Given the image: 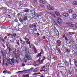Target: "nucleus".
Returning a JSON list of instances; mask_svg holds the SVG:
<instances>
[{
	"label": "nucleus",
	"instance_id": "f257e3e1",
	"mask_svg": "<svg viewBox=\"0 0 77 77\" xmlns=\"http://www.w3.org/2000/svg\"><path fill=\"white\" fill-rule=\"evenodd\" d=\"M25 51L26 54L24 57V60H30L31 59V58H30V51H29V48H25Z\"/></svg>",
	"mask_w": 77,
	"mask_h": 77
},
{
	"label": "nucleus",
	"instance_id": "f03ea898",
	"mask_svg": "<svg viewBox=\"0 0 77 77\" xmlns=\"http://www.w3.org/2000/svg\"><path fill=\"white\" fill-rule=\"evenodd\" d=\"M46 58H45V57H43L42 58V59L41 60V58H39L38 60H37V62H39L40 64H43L44 60H45ZM41 60V61H40Z\"/></svg>",
	"mask_w": 77,
	"mask_h": 77
},
{
	"label": "nucleus",
	"instance_id": "7ed1b4c3",
	"mask_svg": "<svg viewBox=\"0 0 77 77\" xmlns=\"http://www.w3.org/2000/svg\"><path fill=\"white\" fill-rule=\"evenodd\" d=\"M47 8L50 11H52V10H53L54 9L53 7H52L50 5H47Z\"/></svg>",
	"mask_w": 77,
	"mask_h": 77
},
{
	"label": "nucleus",
	"instance_id": "20e7f679",
	"mask_svg": "<svg viewBox=\"0 0 77 77\" xmlns=\"http://www.w3.org/2000/svg\"><path fill=\"white\" fill-rule=\"evenodd\" d=\"M17 59V57H14L13 58H12L11 59H10V60H11L12 63H15V60H16V59Z\"/></svg>",
	"mask_w": 77,
	"mask_h": 77
},
{
	"label": "nucleus",
	"instance_id": "39448f33",
	"mask_svg": "<svg viewBox=\"0 0 77 77\" xmlns=\"http://www.w3.org/2000/svg\"><path fill=\"white\" fill-rule=\"evenodd\" d=\"M21 48L20 47L18 48H17V50H18L17 51L19 52V53H20L22 56H23V52L21 51Z\"/></svg>",
	"mask_w": 77,
	"mask_h": 77
},
{
	"label": "nucleus",
	"instance_id": "423d86ee",
	"mask_svg": "<svg viewBox=\"0 0 77 77\" xmlns=\"http://www.w3.org/2000/svg\"><path fill=\"white\" fill-rule=\"evenodd\" d=\"M3 73H4V74H11V73L10 72L8 71L7 70H5L3 71Z\"/></svg>",
	"mask_w": 77,
	"mask_h": 77
},
{
	"label": "nucleus",
	"instance_id": "0eeeda50",
	"mask_svg": "<svg viewBox=\"0 0 77 77\" xmlns=\"http://www.w3.org/2000/svg\"><path fill=\"white\" fill-rule=\"evenodd\" d=\"M63 17H66L69 16V14L67 13H65L63 14Z\"/></svg>",
	"mask_w": 77,
	"mask_h": 77
},
{
	"label": "nucleus",
	"instance_id": "6e6552de",
	"mask_svg": "<svg viewBox=\"0 0 77 77\" xmlns=\"http://www.w3.org/2000/svg\"><path fill=\"white\" fill-rule=\"evenodd\" d=\"M28 16H25L23 18V21H26L27 20H28Z\"/></svg>",
	"mask_w": 77,
	"mask_h": 77
},
{
	"label": "nucleus",
	"instance_id": "1a4fd4ad",
	"mask_svg": "<svg viewBox=\"0 0 77 77\" xmlns=\"http://www.w3.org/2000/svg\"><path fill=\"white\" fill-rule=\"evenodd\" d=\"M7 61L8 64H9L10 65H12V63L11 62V61L9 59H7Z\"/></svg>",
	"mask_w": 77,
	"mask_h": 77
},
{
	"label": "nucleus",
	"instance_id": "9d476101",
	"mask_svg": "<svg viewBox=\"0 0 77 77\" xmlns=\"http://www.w3.org/2000/svg\"><path fill=\"white\" fill-rule=\"evenodd\" d=\"M51 21L52 23H54V24H55L56 25H57V24L56 22V21H54V19H53V18H52Z\"/></svg>",
	"mask_w": 77,
	"mask_h": 77
},
{
	"label": "nucleus",
	"instance_id": "9b49d317",
	"mask_svg": "<svg viewBox=\"0 0 77 77\" xmlns=\"http://www.w3.org/2000/svg\"><path fill=\"white\" fill-rule=\"evenodd\" d=\"M20 43L23 45H24L26 44V42H25L24 41H22L21 39H20Z\"/></svg>",
	"mask_w": 77,
	"mask_h": 77
},
{
	"label": "nucleus",
	"instance_id": "f8f14e48",
	"mask_svg": "<svg viewBox=\"0 0 77 77\" xmlns=\"http://www.w3.org/2000/svg\"><path fill=\"white\" fill-rule=\"evenodd\" d=\"M40 2L41 3L45 4L46 3V1L45 0H40Z\"/></svg>",
	"mask_w": 77,
	"mask_h": 77
},
{
	"label": "nucleus",
	"instance_id": "ddd939ff",
	"mask_svg": "<svg viewBox=\"0 0 77 77\" xmlns=\"http://www.w3.org/2000/svg\"><path fill=\"white\" fill-rule=\"evenodd\" d=\"M27 44H29V46L30 47V48H32V46H33L32 44L30 45V41L29 42H26Z\"/></svg>",
	"mask_w": 77,
	"mask_h": 77
},
{
	"label": "nucleus",
	"instance_id": "4468645a",
	"mask_svg": "<svg viewBox=\"0 0 77 77\" xmlns=\"http://www.w3.org/2000/svg\"><path fill=\"white\" fill-rule=\"evenodd\" d=\"M29 11H30V10H29L28 9H26L24 10L23 11V12H29Z\"/></svg>",
	"mask_w": 77,
	"mask_h": 77
},
{
	"label": "nucleus",
	"instance_id": "2eb2a0df",
	"mask_svg": "<svg viewBox=\"0 0 77 77\" xmlns=\"http://www.w3.org/2000/svg\"><path fill=\"white\" fill-rule=\"evenodd\" d=\"M29 12H31L33 15L35 14V11L34 10H29Z\"/></svg>",
	"mask_w": 77,
	"mask_h": 77
},
{
	"label": "nucleus",
	"instance_id": "dca6fc26",
	"mask_svg": "<svg viewBox=\"0 0 77 77\" xmlns=\"http://www.w3.org/2000/svg\"><path fill=\"white\" fill-rule=\"evenodd\" d=\"M24 39H25V41H26V42H29V38L26 37H25V38H24Z\"/></svg>",
	"mask_w": 77,
	"mask_h": 77
},
{
	"label": "nucleus",
	"instance_id": "f3484780",
	"mask_svg": "<svg viewBox=\"0 0 77 77\" xmlns=\"http://www.w3.org/2000/svg\"><path fill=\"white\" fill-rule=\"evenodd\" d=\"M73 5H77V1H74L73 2Z\"/></svg>",
	"mask_w": 77,
	"mask_h": 77
},
{
	"label": "nucleus",
	"instance_id": "a211bd4d",
	"mask_svg": "<svg viewBox=\"0 0 77 77\" xmlns=\"http://www.w3.org/2000/svg\"><path fill=\"white\" fill-rule=\"evenodd\" d=\"M16 43L18 45L20 46V41L18 40H17L16 41Z\"/></svg>",
	"mask_w": 77,
	"mask_h": 77
},
{
	"label": "nucleus",
	"instance_id": "6ab92c4d",
	"mask_svg": "<svg viewBox=\"0 0 77 77\" xmlns=\"http://www.w3.org/2000/svg\"><path fill=\"white\" fill-rule=\"evenodd\" d=\"M55 13L57 16H59L60 17V13L57 11H55Z\"/></svg>",
	"mask_w": 77,
	"mask_h": 77
},
{
	"label": "nucleus",
	"instance_id": "aec40b11",
	"mask_svg": "<svg viewBox=\"0 0 77 77\" xmlns=\"http://www.w3.org/2000/svg\"><path fill=\"white\" fill-rule=\"evenodd\" d=\"M19 21H20V23H24V20H23V19L20 18L19 19Z\"/></svg>",
	"mask_w": 77,
	"mask_h": 77
},
{
	"label": "nucleus",
	"instance_id": "412c9836",
	"mask_svg": "<svg viewBox=\"0 0 77 77\" xmlns=\"http://www.w3.org/2000/svg\"><path fill=\"white\" fill-rule=\"evenodd\" d=\"M73 17L74 19H75L77 17V15L75 14H73Z\"/></svg>",
	"mask_w": 77,
	"mask_h": 77
},
{
	"label": "nucleus",
	"instance_id": "4be33fe9",
	"mask_svg": "<svg viewBox=\"0 0 77 77\" xmlns=\"http://www.w3.org/2000/svg\"><path fill=\"white\" fill-rule=\"evenodd\" d=\"M69 35H72L73 34H75V32H69Z\"/></svg>",
	"mask_w": 77,
	"mask_h": 77
},
{
	"label": "nucleus",
	"instance_id": "5701e85b",
	"mask_svg": "<svg viewBox=\"0 0 77 77\" xmlns=\"http://www.w3.org/2000/svg\"><path fill=\"white\" fill-rule=\"evenodd\" d=\"M38 69L36 68L35 69L33 70V72H38Z\"/></svg>",
	"mask_w": 77,
	"mask_h": 77
},
{
	"label": "nucleus",
	"instance_id": "b1692460",
	"mask_svg": "<svg viewBox=\"0 0 77 77\" xmlns=\"http://www.w3.org/2000/svg\"><path fill=\"white\" fill-rule=\"evenodd\" d=\"M29 27L31 29H32V28H33V27H34V26H33V24H30L29 25Z\"/></svg>",
	"mask_w": 77,
	"mask_h": 77
},
{
	"label": "nucleus",
	"instance_id": "393cba45",
	"mask_svg": "<svg viewBox=\"0 0 77 77\" xmlns=\"http://www.w3.org/2000/svg\"><path fill=\"white\" fill-rule=\"evenodd\" d=\"M57 43H58V44H60V45H59V46H60V45H61V42H60L59 40H58L57 41Z\"/></svg>",
	"mask_w": 77,
	"mask_h": 77
},
{
	"label": "nucleus",
	"instance_id": "a878e982",
	"mask_svg": "<svg viewBox=\"0 0 77 77\" xmlns=\"http://www.w3.org/2000/svg\"><path fill=\"white\" fill-rule=\"evenodd\" d=\"M12 50H14V52H16L17 51V49L16 48L15 49V48L14 47H12Z\"/></svg>",
	"mask_w": 77,
	"mask_h": 77
},
{
	"label": "nucleus",
	"instance_id": "bb28decb",
	"mask_svg": "<svg viewBox=\"0 0 77 77\" xmlns=\"http://www.w3.org/2000/svg\"><path fill=\"white\" fill-rule=\"evenodd\" d=\"M44 51H43V50L42 49H41V52L40 53L41 54H42L43 55L44 54Z\"/></svg>",
	"mask_w": 77,
	"mask_h": 77
},
{
	"label": "nucleus",
	"instance_id": "cd10ccee",
	"mask_svg": "<svg viewBox=\"0 0 77 77\" xmlns=\"http://www.w3.org/2000/svg\"><path fill=\"white\" fill-rule=\"evenodd\" d=\"M41 54H42L40 53L39 54H38V55H36V57H40V56H41Z\"/></svg>",
	"mask_w": 77,
	"mask_h": 77
},
{
	"label": "nucleus",
	"instance_id": "c85d7f7f",
	"mask_svg": "<svg viewBox=\"0 0 77 77\" xmlns=\"http://www.w3.org/2000/svg\"><path fill=\"white\" fill-rule=\"evenodd\" d=\"M66 51L67 53H69L70 52V50H69L67 49H66Z\"/></svg>",
	"mask_w": 77,
	"mask_h": 77
},
{
	"label": "nucleus",
	"instance_id": "c756f323",
	"mask_svg": "<svg viewBox=\"0 0 77 77\" xmlns=\"http://www.w3.org/2000/svg\"><path fill=\"white\" fill-rule=\"evenodd\" d=\"M68 12L69 13H72L73 12V10H70Z\"/></svg>",
	"mask_w": 77,
	"mask_h": 77
},
{
	"label": "nucleus",
	"instance_id": "7c9ffc66",
	"mask_svg": "<svg viewBox=\"0 0 77 77\" xmlns=\"http://www.w3.org/2000/svg\"><path fill=\"white\" fill-rule=\"evenodd\" d=\"M51 56H49L48 57V59L50 60H51Z\"/></svg>",
	"mask_w": 77,
	"mask_h": 77
},
{
	"label": "nucleus",
	"instance_id": "2f4dec72",
	"mask_svg": "<svg viewBox=\"0 0 77 77\" xmlns=\"http://www.w3.org/2000/svg\"><path fill=\"white\" fill-rule=\"evenodd\" d=\"M21 48L23 50H24V48H25V47L24 45H21Z\"/></svg>",
	"mask_w": 77,
	"mask_h": 77
},
{
	"label": "nucleus",
	"instance_id": "473e14b6",
	"mask_svg": "<svg viewBox=\"0 0 77 77\" xmlns=\"http://www.w3.org/2000/svg\"><path fill=\"white\" fill-rule=\"evenodd\" d=\"M23 72H26V71H28V72H29V71H30V70L29 69L28 70H23Z\"/></svg>",
	"mask_w": 77,
	"mask_h": 77
},
{
	"label": "nucleus",
	"instance_id": "72a5a7b5",
	"mask_svg": "<svg viewBox=\"0 0 77 77\" xmlns=\"http://www.w3.org/2000/svg\"><path fill=\"white\" fill-rule=\"evenodd\" d=\"M50 63H48L46 65L47 68H48V67H49V66H50Z\"/></svg>",
	"mask_w": 77,
	"mask_h": 77
},
{
	"label": "nucleus",
	"instance_id": "f704fd0d",
	"mask_svg": "<svg viewBox=\"0 0 77 77\" xmlns=\"http://www.w3.org/2000/svg\"><path fill=\"white\" fill-rule=\"evenodd\" d=\"M8 50H9V53H11V52L12 51V49L10 48H9L8 49Z\"/></svg>",
	"mask_w": 77,
	"mask_h": 77
},
{
	"label": "nucleus",
	"instance_id": "c9c22d12",
	"mask_svg": "<svg viewBox=\"0 0 77 77\" xmlns=\"http://www.w3.org/2000/svg\"><path fill=\"white\" fill-rule=\"evenodd\" d=\"M4 51V48H2L1 50V53H3V51Z\"/></svg>",
	"mask_w": 77,
	"mask_h": 77
},
{
	"label": "nucleus",
	"instance_id": "e433bc0d",
	"mask_svg": "<svg viewBox=\"0 0 77 77\" xmlns=\"http://www.w3.org/2000/svg\"><path fill=\"white\" fill-rule=\"evenodd\" d=\"M40 6L41 7H43V8L44 7V5L43 4H40Z\"/></svg>",
	"mask_w": 77,
	"mask_h": 77
},
{
	"label": "nucleus",
	"instance_id": "4c0bfd02",
	"mask_svg": "<svg viewBox=\"0 0 77 77\" xmlns=\"http://www.w3.org/2000/svg\"><path fill=\"white\" fill-rule=\"evenodd\" d=\"M72 23L71 22H69L67 23L66 24L67 25H69V24H71Z\"/></svg>",
	"mask_w": 77,
	"mask_h": 77
},
{
	"label": "nucleus",
	"instance_id": "58836bf2",
	"mask_svg": "<svg viewBox=\"0 0 77 77\" xmlns=\"http://www.w3.org/2000/svg\"><path fill=\"white\" fill-rule=\"evenodd\" d=\"M13 35V36H14V37H15V36H17V35H16V33H14Z\"/></svg>",
	"mask_w": 77,
	"mask_h": 77
},
{
	"label": "nucleus",
	"instance_id": "ea45409f",
	"mask_svg": "<svg viewBox=\"0 0 77 77\" xmlns=\"http://www.w3.org/2000/svg\"><path fill=\"white\" fill-rule=\"evenodd\" d=\"M57 50H58V52H59L60 53H62V52H61L60 49H57Z\"/></svg>",
	"mask_w": 77,
	"mask_h": 77
},
{
	"label": "nucleus",
	"instance_id": "a19ab883",
	"mask_svg": "<svg viewBox=\"0 0 77 77\" xmlns=\"http://www.w3.org/2000/svg\"><path fill=\"white\" fill-rule=\"evenodd\" d=\"M32 48L33 49H34V51H35V50H36V48H35V46H33L32 47Z\"/></svg>",
	"mask_w": 77,
	"mask_h": 77
},
{
	"label": "nucleus",
	"instance_id": "79ce46f5",
	"mask_svg": "<svg viewBox=\"0 0 77 77\" xmlns=\"http://www.w3.org/2000/svg\"><path fill=\"white\" fill-rule=\"evenodd\" d=\"M21 24H20L17 25V26H16V27H17V26H18V27H20V26H21Z\"/></svg>",
	"mask_w": 77,
	"mask_h": 77
},
{
	"label": "nucleus",
	"instance_id": "37998d69",
	"mask_svg": "<svg viewBox=\"0 0 77 77\" xmlns=\"http://www.w3.org/2000/svg\"><path fill=\"white\" fill-rule=\"evenodd\" d=\"M29 74H28L25 75V77H29Z\"/></svg>",
	"mask_w": 77,
	"mask_h": 77
},
{
	"label": "nucleus",
	"instance_id": "c03bdc74",
	"mask_svg": "<svg viewBox=\"0 0 77 77\" xmlns=\"http://www.w3.org/2000/svg\"><path fill=\"white\" fill-rule=\"evenodd\" d=\"M16 59V60H15V61H16V62L17 63H19V61H18V60H17V59Z\"/></svg>",
	"mask_w": 77,
	"mask_h": 77
},
{
	"label": "nucleus",
	"instance_id": "a18cd8bd",
	"mask_svg": "<svg viewBox=\"0 0 77 77\" xmlns=\"http://www.w3.org/2000/svg\"><path fill=\"white\" fill-rule=\"evenodd\" d=\"M7 35L8 36H11V34L7 33Z\"/></svg>",
	"mask_w": 77,
	"mask_h": 77
},
{
	"label": "nucleus",
	"instance_id": "49530a36",
	"mask_svg": "<svg viewBox=\"0 0 77 77\" xmlns=\"http://www.w3.org/2000/svg\"><path fill=\"white\" fill-rule=\"evenodd\" d=\"M37 41L38 43L40 42L41 41H40V40H39V39H37Z\"/></svg>",
	"mask_w": 77,
	"mask_h": 77
},
{
	"label": "nucleus",
	"instance_id": "de8ad7c7",
	"mask_svg": "<svg viewBox=\"0 0 77 77\" xmlns=\"http://www.w3.org/2000/svg\"><path fill=\"white\" fill-rule=\"evenodd\" d=\"M33 1L34 3H36L37 2V0H33Z\"/></svg>",
	"mask_w": 77,
	"mask_h": 77
},
{
	"label": "nucleus",
	"instance_id": "09e8293b",
	"mask_svg": "<svg viewBox=\"0 0 77 77\" xmlns=\"http://www.w3.org/2000/svg\"><path fill=\"white\" fill-rule=\"evenodd\" d=\"M65 39L66 40V41H68V38H67V37H66L65 38Z\"/></svg>",
	"mask_w": 77,
	"mask_h": 77
},
{
	"label": "nucleus",
	"instance_id": "8fccbe9b",
	"mask_svg": "<svg viewBox=\"0 0 77 77\" xmlns=\"http://www.w3.org/2000/svg\"><path fill=\"white\" fill-rule=\"evenodd\" d=\"M70 26L71 27H73L74 26V24H72L70 25Z\"/></svg>",
	"mask_w": 77,
	"mask_h": 77
},
{
	"label": "nucleus",
	"instance_id": "3c124183",
	"mask_svg": "<svg viewBox=\"0 0 77 77\" xmlns=\"http://www.w3.org/2000/svg\"><path fill=\"white\" fill-rule=\"evenodd\" d=\"M12 43H14V40L12 39L11 40Z\"/></svg>",
	"mask_w": 77,
	"mask_h": 77
},
{
	"label": "nucleus",
	"instance_id": "603ef678",
	"mask_svg": "<svg viewBox=\"0 0 77 77\" xmlns=\"http://www.w3.org/2000/svg\"><path fill=\"white\" fill-rule=\"evenodd\" d=\"M34 69V68L32 67V68L30 69H29L30 71H32V69Z\"/></svg>",
	"mask_w": 77,
	"mask_h": 77
},
{
	"label": "nucleus",
	"instance_id": "864d4df0",
	"mask_svg": "<svg viewBox=\"0 0 77 77\" xmlns=\"http://www.w3.org/2000/svg\"><path fill=\"white\" fill-rule=\"evenodd\" d=\"M17 56L18 57H20V54H17Z\"/></svg>",
	"mask_w": 77,
	"mask_h": 77
},
{
	"label": "nucleus",
	"instance_id": "5fc2aeb1",
	"mask_svg": "<svg viewBox=\"0 0 77 77\" xmlns=\"http://www.w3.org/2000/svg\"><path fill=\"white\" fill-rule=\"evenodd\" d=\"M34 66H39V64H35Z\"/></svg>",
	"mask_w": 77,
	"mask_h": 77
},
{
	"label": "nucleus",
	"instance_id": "6e6d98bb",
	"mask_svg": "<svg viewBox=\"0 0 77 77\" xmlns=\"http://www.w3.org/2000/svg\"><path fill=\"white\" fill-rule=\"evenodd\" d=\"M37 35V36H39L40 35V34H39V33L38 32H37L36 33Z\"/></svg>",
	"mask_w": 77,
	"mask_h": 77
},
{
	"label": "nucleus",
	"instance_id": "4d7b16f0",
	"mask_svg": "<svg viewBox=\"0 0 77 77\" xmlns=\"http://www.w3.org/2000/svg\"><path fill=\"white\" fill-rule=\"evenodd\" d=\"M14 21H15V23H17V22H18V20H15Z\"/></svg>",
	"mask_w": 77,
	"mask_h": 77
},
{
	"label": "nucleus",
	"instance_id": "13d9d810",
	"mask_svg": "<svg viewBox=\"0 0 77 77\" xmlns=\"http://www.w3.org/2000/svg\"><path fill=\"white\" fill-rule=\"evenodd\" d=\"M24 72V71H19L18 72H17V73H19V72Z\"/></svg>",
	"mask_w": 77,
	"mask_h": 77
},
{
	"label": "nucleus",
	"instance_id": "bf43d9fd",
	"mask_svg": "<svg viewBox=\"0 0 77 77\" xmlns=\"http://www.w3.org/2000/svg\"><path fill=\"white\" fill-rule=\"evenodd\" d=\"M65 35L64 34L63 36V38H65Z\"/></svg>",
	"mask_w": 77,
	"mask_h": 77
},
{
	"label": "nucleus",
	"instance_id": "052dcab7",
	"mask_svg": "<svg viewBox=\"0 0 77 77\" xmlns=\"http://www.w3.org/2000/svg\"><path fill=\"white\" fill-rule=\"evenodd\" d=\"M42 38L43 39H45V36H43Z\"/></svg>",
	"mask_w": 77,
	"mask_h": 77
},
{
	"label": "nucleus",
	"instance_id": "680f3d73",
	"mask_svg": "<svg viewBox=\"0 0 77 77\" xmlns=\"http://www.w3.org/2000/svg\"><path fill=\"white\" fill-rule=\"evenodd\" d=\"M40 72H42V71H44V69H42L40 71Z\"/></svg>",
	"mask_w": 77,
	"mask_h": 77
},
{
	"label": "nucleus",
	"instance_id": "e2e57ef3",
	"mask_svg": "<svg viewBox=\"0 0 77 77\" xmlns=\"http://www.w3.org/2000/svg\"><path fill=\"white\" fill-rule=\"evenodd\" d=\"M13 40L14 41H15V40H16V38H15L14 37V38H13Z\"/></svg>",
	"mask_w": 77,
	"mask_h": 77
},
{
	"label": "nucleus",
	"instance_id": "0e129e2a",
	"mask_svg": "<svg viewBox=\"0 0 77 77\" xmlns=\"http://www.w3.org/2000/svg\"><path fill=\"white\" fill-rule=\"evenodd\" d=\"M2 42H3L4 43H5V40H2Z\"/></svg>",
	"mask_w": 77,
	"mask_h": 77
},
{
	"label": "nucleus",
	"instance_id": "69168bd1",
	"mask_svg": "<svg viewBox=\"0 0 77 77\" xmlns=\"http://www.w3.org/2000/svg\"><path fill=\"white\" fill-rule=\"evenodd\" d=\"M75 26L77 29V23L75 24Z\"/></svg>",
	"mask_w": 77,
	"mask_h": 77
},
{
	"label": "nucleus",
	"instance_id": "338daca9",
	"mask_svg": "<svg viewBox=\"0 0 77 77\" xmlns=\"http://www.w3.org/2000/svg\"><path fill=\"white\" fill-rule=\"evenodd\" d=\"M20 15H21V14H20V13H18L17 14L18 16H20Z\"/></svg>",
	"mask_w": 77,
	"mask_h": 77
},
{
	"label": "nucleus",
	"instance_id": "774afa93",
	"mask_svg": "<svg viewBox=\"0 0 77 77\" xmlns=\"http://www.w3.org/2000/svg\"><path fill=\"white\" fill-rule=\"evenodd\" d=\"M45 67V66H44L42 67V69L44 68Z\"/></svg>",
	"mask_w": 77,
	"mask_h": 77
}]
</instances>
